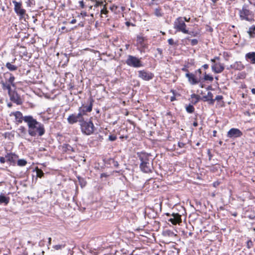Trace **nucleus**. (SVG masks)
I'll return each mask as SVG.
<instances>
[{
	"mask_svg": "<svg viewBox=\"0 0 255 255\" xmlns=\"http://www.w3.org/2000/svg\"><path fill=\"white\" fill-rule=\"evenodd\" d=\"M81 15L83 17H84L87 15V12L85 11H82L81 13Z\"/></svg>",
	"mask_w": 255,
	"mask_h": 255,
	"instance_id": "49",
	"label": "nucleus"
},
{
	"mask_svg": "<svg viewBox=\"0 0 255 255\" xmlns=\"http://www.w3.org/2000/svg\"><path fill=\"white\" fill-rule=\"evenodd\" d=\"M0 84H1L2 89L3 90H7L8 93L11 91V85L8 83L7 80L4 81L0 76Z\"/></svg>",
	"mask_w": 255,
	"mask_h": 255,
	"instance_id": "18",
	"label": "nucleus"
},
{
	"mask_svg": "<svg viewBox=\"0 0 255 255\" xmlns=\"http://www.w3.org/2000/svg\"><path fill=\"white\" fill-rule=\"evenodd\" d=\"M198 40L196 39H193L191 40V44L192 46L196 45L198 44Z\"/></svg>",
	"mask_w": 255,
	"mask_h": 255,
	"instance_id": "38",
	"label": "nucleus"
},
{
	"mask_svg": "<svg viewBox=\"0 0 255 255\" xmlns=\"http://www.w3.org/2000/svg\"><path fill=\"white\" fill-rule=\"evenodd\" d=\"M138 73V77L145 81H149L152 79L154 77V74L152 73L144 70H140Z\"/></svg>",
	"mask_w": 255,
	"mask_h": 255,
	"instance_id": "11",
	"label": "nucleus"
},
{
	"mask_svg": "<svg viewBox=\"0 0 255 255\" xmlns=\"http://www.w3.org/2000/svg\"><path fill=\"white\" fill-rule=\"evenodd\" d=\"M5 66L7 69L11 71H15L17 69V67L16 66L12 65L9 62L6 63Z\"/></svg>",
	"mask_w": 255,
	"mask_h": 255,
	"instance_id": "25",
	"label": "nucleus"
},
{
	"mask_svg": "<svg viewBox=\"0 0 255 255\" xmlns=\"http://www.w3.org/2000/svg\"><path fill=\"white\" fill-rule=\"evenodd\" d=\"M107 176V175L105 174V173H102L101 174V177H106Z\"/></svg>",
	"mask_w": 255,
	"mask_h": 255,
	"instance_id": "63",
	"label": "nucleus"
},
{
	"mask_svg": "<svg viewBox=\"0 0 255 255\" xmlns=\"http://www.w3.org/2000/svg\"><path fill=\"white\" fill-rule=\"evenodd\" d=\"M175 100V97L174 96H172L171 98H170V101L171 102L174 101Z\"/></svg>",
	"mask_w": 255,
	"mask_h": 255,
	"instance_id": "57",
	"label": "nucleus"
},
{
	"mask_svg": "<svg viewBox=\"0 0 255 255\" xmlns=\"http://www.w3.org/2000/svg\"><path fill=\"white\" fill-rule=\"evenodd\" d=\"M185 76L188 78L189 82L191 85H196L200 82V80L196 78L195 75L192 73H186Z\"/></svg>",
	"mask_w": 255,
	"mask_h": 255,
	"instance_id": "14",
	"label": "nucleus"
},
{
	"mask_svg": "<svg viewBox=\"0 0 255 255\" xmlns=\"http://www.w3.org/2000/svg\"><path fill=\"white\" fill-rule=\"evenodd\" d=\"M212 2L214 3V4H215V3H216L217 2V1H219V0H211Z\"/></svg>",
	"mask_w": 255,
	"mask_h": 255,
	"instance_id": "59",
	"label": "nucleus"
},
{
	"mask_svg": "<svg viewBox=\"0 0 255 255\" xmlns=\"http://www.w3.org/2000/svg\"><path fill=\"white\" fill-rule=\"evenodd\" d=\"M191 97V98L195 99V101L194 102V104L198 103L199 100L200 99V97L199 95H196L195 94H192Z\"/></svg>",
	"mask_w": 255,
	"mask_h": 255,
	"instance_id": "32",
	"label": "nucleus"
},
{
	"mask_svg": "<svg viewBox=\"0 0 255 255\" xmlns=\"http://www.w3.org/2000/svg\"><path fill=\"white\" fill-rule=\"evenodd\" d=\"M248 33L250 38H255V25H252L249 27Z\"/></svg>",
	"mask_w": 255,
	"mask_h": 255,
	"instance_id": "23",
	"label": "nucleus"
},
{
	"mask_svg": "<svg viewBox=\"0 0 255 255\" xmlns=\"http://www.w3.org/2000/svg\"><path fill=\"white\" fill-rule=\"evenodd\" d=\"M5 158L7 162H9L10 164L14 166L16 164L18 156L14 153H7L5 155Z\"/></svg>",
	"mask_w": 255,
	"mask_h": 255,
	"instance_id": "13",
	"label": "nucleus"
},
{
	"mask_svg": "<svg viewBox=\"0 0 255 255\" xmlns=\"http://www.w3.org/2000/svg\"><path fill=\"white\" fill-rule=\"evenodd\" d=\"M112 163H113L114 166L116 167H118L119 165L118 162L114 160V159L112 160Z\"/></svg>",
	"mask_w": 255,
	"mask_h": 255,
	"instance_id": "45",
	"label": "nucleus"
},
{
	"mask_svg": "<svg viewBox=\"0 0 255 255\" xmlns=\"http://www.w3.org/2000/svg\"><path fill=\"white\" fill-rule=\"evenodd\" d=\"M28 127V134L32 137H40L45 133V129L43 124L38 122L32 116L30 118L26 119Z\"/></svg>",
	"mask_w": 255,
	"mask_h": 255,
	"instance_id": "1",
	"label": "nucleus"
},
{
	"mask_svg": "<svg viewBox=\"0 0 255 255\" xmlns=\"http://www.w3.org/2000/svg\"><path fill=\"white\" fill-rule=\"evenodd\" d=\"M212 69L215 73H220L224 70V66L221 63H216L212 66Z\"/></svg>",
	"mask_w": 255,
	"mask_h": 255,
	"instance_id": "16",
	"label": "nucleus"
},
{
	"mask_svg": "<svg viewBox=\"0 0 255 255\" xmlns=\"http://www.w3.org/2000/svg\"><path fill=\"white\" fill-rule=\"evenodd\" d=\"M216 59H217V60L219 59V57H215L214 59H212L211 60V61L212 63H214V64H215V63H216Z\"/></svg>",
	"mask_w": 255,
	"mask_h": 255,
	"instance_id": "47",
	"label": "nucleus"
},
{
	"mask_svg": "<svg viewBox=\"0 0 255 255\" xmlns=\"http://www.w3.org/2000/svg\"><path fill=\"white\" fill-rule=\"evenodd\" d=\"M109 139L110 141H115L117 139V136H116V135H114V134L110 135L109 136Z\"/></svg>",
	"mask_w": 255,
	"mask_h": 255,
	"instance_id": "37",
	"label": "nucleus"
},
{
	"mask_svg": "<svg viewBox=\"0 0 255 255\" xmlns=\"http://www.w3.org/2000/svg\"><path fill=\"white\" fill-rule=\"evenodd\" d=\"M246 59L252 64H255V52H250L245 55Z\"/></svg>",
	"mask_w": 255,
	"mask_h": 255,
	"instance_id": "19",
	"label": "nucleus"
},
{
	"mask_svg": "<svg viewBox=\"0 0 255 255\" xmlns=\"http://www.w3.org/2000/svg\"><path fill=\"white\" fill-rule=\"evenodd\" d=\"M126 63L128 66L134 68H139L143 66L142 62L139 58L130 55L128 56Z\"/></svg>",
	"mask_w": 255,
	"mask_h": 255,
	"instance_id": "7",
	"label": "nucleus"
},
{
	"mask_svg": "<svg viewBox=\"0 0 255 255\" xmlns=\"http://www.w3.org/2000/svg\"><path fill=\"white\" fill-rule=\"evenodd\" d=\"M203 67L204 68V69H207L209 67V66L208 64H204L203 66Z\"/></svg>",
	"mask_w": 255,
	"mask_h": 255,
	"instance_id": "51",
	"label": "nucleus"
},
{
	"mask_svg": "<svg viewBox=\"0 0 255 255\" xmlns=\"http://www.w3.org/2000/svg\"><path fill=\"white\" fill-rule=\"evenodd\" d=\"M137 156L140 161L139 168L144 173H149L152 172V163L150 162L149 155L145 152L137 153Z\"/></svg>",
	"mask_w": 255,
	"mask_h": 255,
	"instance_id": "3",
	"label": "nucleus"
},
{
	"mask_svg": "<svg viewBox=\"0 0 255 255\" xmlns=\"http://www.w3.org/2000/svg\"><path fill=\"white\" fill-rule=\"evenodd\" d=\"M51 238H48V243H49V244H51Z\"/></svg>",
	"mask_w": 255,
	"mask_h": 255,
	"instance_id": "64",
	"label": "nucleus"
},
{
	"mask_svg": "<svg viewBox=\"0 0 255 255\" xmlns=\"http://www.w3.org/2000/svg\"><path fill=\"white\" fill-rule=\"evenodd\" d=\"M194 107L191 105H189L186 108V111L189 113H193L194 111Z\"/></svg>",
	"mask_w": 255,
	"mask_h": 255,
	"instance_id": "31",
	"label": "nucleus"
},
{
	"mask_svg": "<svg viewBox=\"0 0 255 255\" xmlns=\"http://www.w3.org/2000/svg\"><path fill=\"white\" fill-rule=\"evenodd\" d=\"M223 98V96H221V95H218L216 97L215 99V100H217V101H220L221 100H222Z\"/></svg>",
	"mask_w": 255,
	"mask_h": 255,
	"instance_id": "43",
	"label": "nucleus"
},
{
	"mask_svg": "<svg viewBox=\"0 0 255 255\" xmlns=\"http://www.w3.org/2000/svg\"><path fill=\"white\" fill-rule=\"evenodd\" d=\"M168 43L169 45H173L174 44H177L176 43L174 42V40L172 38H170L168 40Z\"/></svg>",
	"mask_w": 255,
	"mask_h": 255,
	"instance_id": "41",
	"label": "nucleus"
},
{
	"mask_svg": "<svg viewBox=\"0 0 255 255\" xmlns=\"http://www.w3.org/2000/svg\"><path fill=\"white\" fill-rule=\"evenodd\" d=\"M251 92L253 94L255 95V88H253L251 90Z\"/></svg>",
	"mask_w": 255,
	"mask_h": 255,
	"instance_id": "61",
	"label": "nucleus"
},
{
	"mask_svg": "<svg viewBox=\"0 0 255 255\" xmlns=\"http://www.w3.org/2000/svg\"><path fill=\"white\" fill-rule=\"evenodd\" d=\"M231 67L237 70H242L245 68L244 65L241 61L235 62L234 64L231 65Z\"/></svg>",
	"mask_w": 255,
	"mask_h": 255,
	"instance_id": "21",
	"label": "nucleus"
},
{
	"mask_svg": "<svg viewBox=\"0 0 255 255\" xmlns=\"http://www.w3.org/2000/svg\"><path fill=\"white\" fill-rule=\"evenodd\" d=\"M76 22V19H73L71 21L70 23L71 24H74Z\"/></svg>",
	"mask_w": 255,
	"mask_h": 255,
	"instance_id": "52",
	"label": "nucleus"
},
{
	"mask_svg": "<svg viewBox=\"0 0 255 255\" xmlns=\"http://www.w3.org/2000/svg\"><path fill=\"white\" fill-rule=\"evenodd\" d=\"M65 247V244L57 245L54 246L53 247V248L56 250H62V249L64 248Z\"/></svg>",
	"mask_w": 255,
	"mask_h": 255,
	"instance_id": "33",
	"label": "nucleus"
},
{
	"mask_svg": "<svg viewBox=\"0 0 255 255\" xmlns=\"http://www.w3.org/2000/svg\"><path fill=\"white\" fill-rule=\"evenodd\" d=\"M121 139H122V138H125L126 139H127L128 138V136H120V137Z\"/></svg>",
	"mask_w": 255,
	"mask_h": 255,
	"instance_id": "62",
	"label": "nucleus"
},
{
	"mask_svg": "<svg viewBox=\"0 0 255 255\" xmlns=\"http://www.w3.org/2000/svg\"><path fill=\"white\" fill-rule=\"evenodd\" d=\"M103 4H104V2L103 1H100L99 0H96V3H95L94 6L95 7H98V6H99L100 5H103Z\"/></svg>",
	"mask_w": 255,
	"mask_h": 255,
	"instance_id": "39",
	"label": "nucleus"
},
{
	"mask_svg": "<svg viewBox=\"0 0 255 255\" xmlns=\"http://www.w3.org/2000/svg\"><path fill=\"white\" fill-rule=\"evenodd\" d=\"M165 234L168 236H172L174 235V233L170 230H167L165 231Z\"/></svg>",
	"mask_w": 255,
	"mask_h": 255,
	"instance_id": "42",
	"label": "nucleus"
},
{
	"mask_svg": "<svg viewBox=\"0 0 255 255\" xmlns=\"http://www.w3.org/2000/svg\"><path fill=\"white\" fill-rule=\"evenodd\" d=\"M193 126L194 127H197L198 126V123L197 122H194L193 123Z\"/></svg>",
	"mask_w": 255,
	"mask_h": 255,
	"instance_id": "55",
	"label": "nucleus"
},
{
	"mask_svg": "<svg viewBox=\"0 0 255 255\" xmlns=\"http://www.w3.org/2000/svg\"><path fill=\"white\" fill-rule=\"evenodd\" d=\"M178 145L179 147L182 148L184 147L185 144L182 142H178Z\"/></svg>",
	"mask_w": 255,
	"mask_h": 255,
	"instance_id": "46",
	"label": "nucleus"
},
{
	"mask_svg": "<svg viewBox=\"0 0 255 255\" xmlns=\"http://www.w3.org/2000/svg\"><path fill=\"white\" fill-rule=\"evenodd\" d=\"M138 39L139 42H141L143 40V38L140 37H138Z\"/></svg>",
	"mask_w": 255,
	"mask_h": 255,
	"instance_id": "58",
	"label": "nucleus"
},
{
	"mask_svg": "<svg viewBox=\"0 0 255 255\" xmlns=\"http://www.w3.org/2000/svg\"><path fill=\"white\" fill-rule=\"evenodd\" d=\"M172 218L168 220L173 225H176L181 222V215L178 213H173L171 214Z\"/></svg>",
	"mask_w": 255,
	"mask_h": 255,
	"instance_id": "15",
	"label": "nucleus"
},
{
	"mask_svg": "<svg viewBox=\"0 0 255 255\" xmlns=\"http://www.w3.org/2000/svg\"><path fill=\"white\" fill-rule=\"evenodd\" d=\"M9 197H6L3 195H0V204L4 203L7 205L9 202Z\"/></svg>",
	"mask_w": 255,
	"mask_h": 255,
	"instance_id": "24",
	"label": "nucleus"
},
{
	"mask_svg": "<svg viewBox=\"0 0 255 255\" xmlns=\"http://www.w3.org/2000/svg\"><path fill=\"white\" fill-rule=\"evenodd\" d=\"M199 73V74L200 75L201 74V70L200 69H198L196 71V73Z\"/></svg>",
	"mask_w": 255,
	"mask_h": 255,
	"instance_id": "60",
	"label": "nucleus"
},
{
	"mask_svg": "<svg viewBox=\"0 0 255 255\" xmlns=\"http://www.w3.org/2000/svg\"><path fill=\"white\" fill-rule=\"evenodd\" d=\"M78 181L79 182L80 185L82 187H84L86 184V182L84 179V178H81L80 177H78Z\"/></svg>",
	"mask_w": 255,
	"mask_h": 255,
	"instance_id": "30",
	"label": "nucleus"
},
{
	"mask_svg": "<svg viewBox=\"0 0 255 255\" xmlns=\"http://www.w3.org/2000/svg\"><path fill=\"white\" fill-rule=\"evenodd\" d=\"M208 96H209V98L208 99H207V97H203L202 99L204 101H208L209 104L213 105L214 104V102H215V99H214L213 98V94L211 92H208Z\"/></svg>",
	"mask_w": 255,
	"mask_h": 255,
	"instance_id": "22",
	"label": "nucleus"
},
{
	"mask_svg": "<svg viewBox=\"0 0 255 255\" xmlns=\"http://www.w3.org/2000/svg\"><path fill=\"white\" fill-rule=\"evenodd\" d=\"M3 77L5 80H7V82L9 83L11 86L14 87L15 84L14 81L15 77L10 73L6 72L3 74Z\"/></svg>",
	"mask_w": 255,
	"mask_h": 255,
	"instance_id": "17",
	"label": "nucleus"
},
{
	"mask_svg": "<svg viewBox=\"0 0 255 255\" xmlns=\"http://www.w3.org/2000/svg\"><path fill=\"white\" fill-rule=\"evenodd\" d=\"M10 115H13L14 116L15 123L17 125L21 124L23 121L26 123V119L27 118H30L31 117L30 115L23 116L22 114L19 111L12 112Z\"/></svg>",
	"mask_w": 255,
	"mask_h": 255,
	"instance_id": "9",
	"label": "nucleus"
},
{
	"mask_svg": "<svg viewBox=\"0 0 255 255\" xmlns=\"http://www.w3.org/2000/svg\"><path fill=\"white\" fill-rule=\"evenodd\" d=\"M6 161V159L5 157H0V162L1 163H4Z\"/></svg>",
	"mask_w": 255,
	"mask_h": 255,
	"instance_id": "44",
	"label": "nucleus"
},
{
	"mask_svg": "<svg viewBox=\"0 0 255 255\" xmlns=\"http://www.w3.org/2000/svg\"><path fill=\"white\" fill-rule=\"evenodd\" d=\"M247 246L248 249H250L253 246V242L251 240H249L247 243Z\"/></svg>",
	"mask_w": 255,
	"mask_h": 255,
	"instance_id": "40",
	"label": "nucleus"
},
{
	"mask_svg": "<svg viewBox=\"0 0 255 255\" xmlns=\"http://www.w3.org/2000/svg\"><path fill=\"white\" fill-rule=\"evenodd\" d=\"M78 122L80 124L81 131L83 134L89 135L93 133L95 127L91 120L86 121L83 119L81 121H78Z\"/></svg>",
	"mask_w": 255,
	"mask_h": 255,
	"instance_id": "4",
	"label": "nucleus"
},
{
	"mask_svg": "<svg viewBox=\"0 0 255 255\" xmlns=\"http://www.w3.org/2000/svg\"><path fill=\"white\" fill-rule=\"evenodd\" d=\"M106 4H104V7L101 10V14H106L108 12V10L106 8Z\"/></svg>",
	"mask_w": 255,
	"mask_h": 255,
	"instance_id": "35",
	"label": "nucleus"
},
{
	"mask_svg": "<svg viewBox=\"0 0 255 255\" xmlns=\"http://www.w3.org/2000/svg\"><path fill=\"white\" fill-rule=\"evenodd\" d=\"M204 79L205 81H213V77L211 76H210L209 75L207 74L206 73H205Z\"/></svg>",
	"mask_w": 255,
	"mask_h": 255,
	"instance_id": "34",
	"label": "nucleus"
},
{
	"mask_svg": "<svg viewBox=\"0 0 255 255\" xmlns=\"http://www.w3.org/2000/svg\"><path fill=\"white\" fill-rule=\"evenodd\" d=\"M126 25H127V26H129V25L134 26V24H132V23H130V22H129V21H127V22H126Z\"/></svg>",
	"mask_w": 255,
	"mask_h": 255,
	"instance_id": "50",
	"label": "nucleus"
},
{
	"mask_svg": "<svg viewBox=\"0 0 255 255\" xmlns=\"http://www.w3.org/2000/svg\"><path fill=\"white\" fill-rule=\"evenodd\" d=\"M154 14L157 17L162 16L163 13L161 12V8H157L154 10Z\"/></svg>",
	"mask_w": 255,
	"mask_h": 255,
	"instance_id": "28",
	"label": "nucleus"
},
{
	"mask_svg": "<svg viewBox=\"0 0 255 255\" xmlns=\"http://www.w3.org/2000/svg\"><path fill=\"white\" fill-rule=\"evenodd\" d=\"M183 18L184 19V21H186L187 22H189L190 21V18H189L188 19H187V18L186 17H183Z\"/></svg>",
	"mask_w": 255,
	"mask_h": 255,
	"instance_id": "54",
	"label": "nucleus"
},
{
	"mask_svg": "<svg viewBox=\"0 0 255 255\" xmlns=\"http://www.w3.org/2000/svg\"><path fill=\"white\" fill-rule=\"evenodd\" d=\"M156 50L158 52V54H159V58L160 59H162L163 58L162 50L161 48H157L156 49Z\"/></svg>",
	"mask_w": 255,
	"mask_h": 255,
	"instance_id": "36",
	"label": "nucleus"
},
{
	"mask_svg": "<svg viewBox=\"0 0 255 255\" xmlns=\"http://www.w3.org/2000/svg\"><path fill=\"white\" fill-rule=\"evenodd\" d=\"M239 15L242 20L245 19L250 22L254 21L253 12L245 6H243L240 10Z\"/></svg>",
	"mask_w": 255,
	"mask_h": 255,
	"instance_id": "6",
	"label": "nucleus"
},
{
	"mask_svg": "<svg viewBox=\"0 0 255 255\" xmlns=\"http://www.w3.org/2000/svg\"><path fill=\"white\" fill-rule=\"evenodd\" d=\"M27 164V161L24 159H21L17 160V165L19 166H24Z\"/></svg>",
	"mask_w": 255,
	"mask_h": 255,
	"instance_id": "27",
	"label": "nucleus"
},
{
	"mask_svg": "<svg viewBox=\"0 0 255 255\" xmlns=\"http://www.w3.org/2000/svg\"><path fill=\"white\" fill-rule=\"evenodd\" d=\"M182 70L183 71H185V72H186L187 73L189 72L188 69L186 68H183L182 69Z\"/></svg>",
	"mask_w": 255,
	"mask_h": 255,
	"instance_id": "56",
	"label": "nucleus"
},
{
	"mask_svg": "<svg viewBox=\"0 0 255 255\" xmlns=\"http://www.w3.org/2000/svg\"><path fill=\"white\" fill-rule=\"evenodd\" d=\"M12 3L14 5V11L19 16L20 19L25 18V16L27 15L26 10L22 7V3L16 0H13Z\"/></svg>",
	"mask_w": 255,
	"mask_h": 255,
	"instance_id": "8",
	"label": "nucleus"
},
{
	"mask_svg": "<svg viewBox=\"0 0 255 255\" xmlns=\"http://www.w3.org/2000/svg\"><path fill=\"white\" fill-rule=\"evenodd\" d=\"M17 130L18 135L22 137H24L28 133V128L24 126H20Z\"/></svg>",
	"mask_w": 255,
	"mask_h": 255,
	"instance_id": "20",
	"label": "nucleus"
},
{
	"mask_svg": "<svg viewBox=\"0 0 255 255\" xmlns=\"http://www.w3.org/2000/svg\"><path fill=\"white\" fill-rule=\"evenodd\" d=\"M90 16H91V18H90V20H91L92 22L94 21V14H91L90 15Z\"/></svg>",
	"mask_w": 255,
	"mask_h": 255,
	"instance_id": "53",
	"label": "nucleus"
},
{
	"mask_svg": "<svg viewBox=\"0 0 255 255\" xmlns=\"http://www.w3.org/2000/svg\"><path fill=\"white\" fill-rule=\"evenodd\" d=\"M63 148L64 149V151H71L72 152H74V148L69 144H65L63 146Z\"/></svg>",
	"mask_w": 255,
	"mask_h": 255,
	"instance_id": "26",
	"label": "nucleus"
},
{
	"mask_svg": "<svg viewBox=\"0 0 255 255\" xmlns=\"http://www.w3.org/2000/svg\"><path fill=\"white\" fill-rule=\"evenodd\" d=\"M36 176L39 178H42L44 176V173L41 169L36 168Z\"/></svg>",
	"mask_w": 255,
	"mask_h": 255,
	"instance_id": "29",
	"label": "nucleus"
},
{
	"mask_svg": "<svg viewBox=\"0 0 255 255\" xmlns=\"http://www.w3.org/2000/svg\"><path fill=\"white\" fill-rule=\"evenodd\" d=\"M8 94L10 97V100L11 101L16 103L17 105H21L22 104L20 97L16 92L11 90L8 93Z\"/></svg>",
	"mask_w": 255,
	"mask_h": 255,
	"instance_id": "12",
	"label": "nucleus"
},
{
	"mask_svg": "<svg viewBox=\"0 0 255 255\" xmlns=\"http://www.w3.org/2000/svg\"><path fill=\"white\" fill-rule=\"evenodd\" d=\"M94 100L92 98L89 99V104L85 106L83 104L81 107L78 108V114H72L68 117V123L70 125H73L78 123V121H81L84 116L87 115V113L91 112L92 111Z\"/></svg>",
	"mask_w": 255,
	"mask_h": 255,
	"instance_id": "2",
	"label": "nucleus"
},
{
	"mask_svg": "<svg viewBox=\"0 0 255 255\" xmlns=\"http://www.w3.org/2000/svg\"><path fill=\"white\" fill-rule=\"evenodd\" d=\"M174 28L178 31H181L185 34L189 33L188 30L186 29V25L182 17H178L174 22Z\"/></svg>",
	"mask_w": 255,
	"mask_h": 255,
	"instance_id": "5",
	"label": "nucleus"
},
{
	"mask_svg": "<svg viewBox=\"0 0 255 255\" xmlns=\"http://www.w3.org/2000/svg\"><path fill=\"white\" fill-rule=\"evenodd\" d=\"M243 135V132L238 128H232L227 132V136L231 138L240 137Z\"/></svg>",
	"mask_w": 255,
	"mask_h": 255,
	"instance_id": "10",
	"label": "nucleus"
},
{
	"mask_svg": "<svg viewBox=\"0 0 255 255\" xmlns=\"http://www.w3.org/2000/svg\"><path fill=\"white\" fill-rule=\"evenodd\" d=\"M79 3L81 8H84L85 5L83 0L80 1Z\"/></svg>",
	"mask_w": 255,
	"mask_h": 255,
	"instance_id": "48",
	"label": "nucleus"
}]
</instances>
